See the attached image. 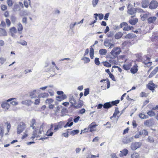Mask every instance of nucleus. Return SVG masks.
<instances>
[{"mask_svg": "<svg viewBox=\"0 0 158 158\" xmlns=\"http://www.w3.org/2000/svg\"><path fill=\"white\" fill-rule=\"evenodd\" d=\"M44 124L43 123L39 128L38 127H35L34 128L32 132V136L31 138L34 139L35 138H38L40 136V134H41L43 131Z\"/></svg>", "mask_w": 158, "mask_h": 158, "instance_id": "1", "label": "nucleus"}, {"mask_svg": "<svg viewBox=\"0 0 158 158\" xmlns=\"http://www.w3.org/2000/svg\"><path fill=\"white\" fill-rule=\"evenodd\" d=\"M121 52V49L119 47H116L114 48L110 52V54L112 55L114 57L117 56Z\"/></svg>", "mask_w": 158, "mask_h": 158, "instance_id": "2", "label": "nucleus"}, {"mask_svg": "<svg viewBox=\"0 0 158 158\" xmlns=\"http://www.w3.org/2000/svg\"><path fill=\"white\" fill-rule=\"evenodd\" d=\"M14 98H10L6 101L2 102L1 105L3 108H6L7 109H8L10 107V105L8 102H11L12 101L15 99Z\"/></svg>", "mask_w": 158, "mask_h": 158, "instance_id": "3", "label": "nucleus"}, {"mask_svg": "<svg viewBox=\"0 0 158 158\" xmlns=\"http://www.w3.org/2000/svg\"><path fill=\"white\" fill-rule=\"evenodd\" d=\"M26 127L25 124L23 123H21L18 125L17 128V132L19 134L23 131Z\"/></svg>", "mask_w": 158, "mask_h": 158, "instance_id": "4", "label": "nucleus"}, {"mask_svg": "<svg viewBox=\"0 0 158 158\" xmlns=\"http://www.w3.org/2000/svg\"><path fill=\"white\" fill-rule=\"evenodd\" d=\"M141 145V143L140 142L132 143L131 145V148L132 150H135L139 148Z\"/></svg>", "mask_w": 158, "mask_h": 158, "instance_id": "5", "label": "nucleus"}, {"mask_svg": "<svg viewBox=\"0 0 158 158\" xmlns=\"http://www.w3.org/2000/svg\"><path fill=\"white\" fill-rule=\"evenodd\" d=\"M158 6V2L154 0L152 1L150 4L149 8L151 9H155Z\"/></svg>", "mask_w": 158, "mask_h": 158, "instance_id": "6", "label": "nucleus"}, {"mask_svg": "<svg viewBox=\"0 0 158 158\" xmlns=\"http://www.w3.org/2000/svg\"><path fill=\"white\" fill-rule=\"evenodd\" d=\"M134 16H131L128 21L129 23L132 25H135L138 21V19L134 18Z\"/></svg>", "mask_w": 158, "mask_h": 158, "instance_id": "7", "label": "nucleus"}, {"mask_svg": "<svg viewBox=\"0 0 158 158\" xmlns=\"http://www.w3.org/2000/svg\"><path fill=\"white\" fill-rule=\"evenodd\" d=\"M154 122L152 118L145 121L144 122V125L145 126H151L154 124Z\"/></svg>", "mask_w": 158, "mask_h": 158, "instance_id": "8", "label": "nucleus"}, {"mask_svg": "<svg viewBox=\"0 0 158 158\" xmlns=\"http://www.w3.org/2000/svg\"><path fill=\"white\" fill-rule=\"evenodd\" d=\"M133 137H124L122 139V141L124 143H128L133 141Z\"/></svg>", "mask_w": 158, "mask_h": 158, "instance_id": "9", "label": "nucleus"}, {"mask_svg": "<svg viewBox=\"0 0 158 158\" xmlns=\"http://www.w3.org/2000/svg\"><path fill=\"white\" fill-rule=\"evenodd\" d=\"M97 126V125L95 124V122L92 123L88 126V129H89V131L92 132L95 131L96 130V127Z\"/></svg>", "mask_w": 158, "mask_h": 158, "instance_id": "10", "label": "nucleus"}, {"mask_svg": "<svg viewBox=\"0 0 158 158\" xmlns=\"http://www.w3.org/2000/svg\"><path fill=\"white\" fill-rule=\"evenodd\" d=\"M69 102L72 104L71 106H75V105L77 104V101L74 99L72 96H70L69 98Z\"/></svg>", "mask_w": 158, "mask_h": 158, "instance_id": "11", "label": "nucleus"}, {"mask_svg": "<svg viewBox=\"0 0 158 158\" xmlns=\"http://www.w3.org/2000/svg\"><path fill=\"white\" fill-rule=\"evenodd\" d=\"M149 2L148 0H143L141 3L142 7L146 8L149 5Z\"/></svg>", "mask_w": 158, "mask_h": 158, "instance_id": "12", "label": "nucleus"}, {"mask_svg": "<svg viewBox=\"0 0 158 158\" xmlns=\"http://www.w3.org/2000/svg\"><path fill=\"white\" fill-rule=\"evenodd\" d=\"M149 15V13L148 12H146L145 14H142L140 15L141 17V19L142 21H144L145 19L148 18Z\"/></svg>", "mask_w": 158, "mask_h": 158, "instance_id": "13", "label": "nucleus"}, {"mask_svg": "<svg viewBox=\"0 0 158 158\" xmlns=\"http://www.w3.org/2000/svg\"><path fill=\"white\" fill-rule=\"evenodd\" d=\"M10 31L11 33V35L12 37H13L14 35V34L17 32V31L16 28L15 27H13L10 28Z\"/></svg>", "mask_w": 158, "mask_h": 158, "instance_id": "14", "label": "nucleus"}, {"mask_svg": "<svg viewBox=\"0 0 158 158\" xmlns=\"http://www.w3.org/2000/svg\"><path fill=\"white\" fill-rule=\"evenodd\" d=\"M157 18L156 16L151 17L148 19V22L149 23H153L156 20Z\"/></svg>", "mask_w": 158, "mask_h": 158, "instance_id": "15", "label": "nucleus"}, {"mask_svg": "<svg viewBox=\"0 0 158 158\" xmlns=\"http://www.w3.org/2000/svg\"><path fill=\"white\" fill-rule=\"evenodd\" d=\"M127 13L130 15H133L136 13L135 8H131L128 9Z\"/></svg>", "mask_w": 158, "mask_h": 158, "instance_id": "16", "label": "nucleus"}, {"mask_svg": "<svg viewBox=\"0 0 158 158\" xmlns=\"http://www.w3.org/2000/svg\"><path fill=\"white\" fill-rule=\"evenodd\" d=\"M121 153L119 154L120 156H126L128 153V150L127 149H124L120 151Z\"/></svg>", "mask_w": 158, "mask_h": 158, "instance_id": "17", "label": "nucleus"}, {"mask_svg": "<svg viewBox=\"0 0 158 158\" xmlns=\"http://www.w3.org/2000/svg\"><path fill=\"white\" fill-rule=\"evenodd\" d=\"M18 31L20 33H21V31L23 29V27L22 24L20 23H18L17 24Z\"/></svg>", "mask_w": 158, "mask_h": 158, "instance_id": "18", "label": "nucleus"}, {"mask_svg": "<svg viewBox=\"0 0 158 158\" xmlns=\"http://www.w3.org/2000/svg\"><path fill=\"white\" fill-rule=\"evenodd\" d=\"M32 103V102L31 100H29L23 101L22 102V104L27 106L31 105Z\"/></svg>", "mask_w": 158, "mask_h": 158, "instance_id": "19", "label": "nucleus"}, {"mask_svg": "<svg viewBox=\"0 0 158 158\" xmlns=\"http://www.w3.org/2000/svg\"><path fill=\"white\" fill-rule=\"evenodd\" d=\"M7 35L6 30L3 28H0V36H5Z\"/></svg>", "mask_w": 158, "mask_h": 158, "instance_id": "20", "label": "nucleus"}, {"mask_svg": "<svg viewBox=\"0 0 158 158\" xmlns=\"http://www.w3.org/2000/svg\"><path fill=\"white\" fill-rule=\"evenodd\" d=\"M111 42L112 41L111 40H107L105 41L104 44L105 46L109 47L110 45L112 44Z\"/></svg>", "mask_w": 158, "mask_h": 158, "instance_id": "21", "label": "nucleus"}, {"mask_svg": "<svg viewBox=\"0 0 158 158\" xmlns=\"http://www.w3.org/2000/svg\"><path fill=\"white\" fill-rule=\"evenodd\" d=\"M112 106V105L110 102L106 103L103 105V108L105 109H108Z\"/></svg>", "mask_w": 158, "mask_h": 158, "instance_id": "22", "label": "nucleus"}, {"mask_svg": "<svg viewBox=\"0 0 158 158\" xmlns=\"http://www.w3.org/2000/svg\"><path fill=\"white\" fill-rule=\"evenodd\" d=\"M69 122L67 123L66 125L64 126V127L65 128L66 127H70L72 126L73 124V122H71L70 123V121H71L72 120V118H69L68 119Z\"/></svg>", "mask_w": 158, "mask_h": 158, "instance_id": "23", "label": "nucleus"}, {"mask_svg": "<svg viewBox=\"0 0 158 158\" xmlns=\"http://www.w3.org/2000/svg\"><path fill=\"white\" fill-rule=\"evenodd\" d=\"M30 127L32 128L33 129H34L35 127V125H36L35 120L34 119H32L30 122Z\"/></svg>", "mask_w": 158, "mask_h": 158, "instance_id": "24", "label": "nucleus"}, {"mask_svg": "<svg viewBox=\"0 0 158 158\" xmlns=\"http://www.w3.org/2000/svg\"><path fill=\"white\" fill-rule=\"evenodd\" d=\"M83 105V102L82 101H80L78 102V104L76 106H74V107L76 109L81 108L82 107Z\"/></svg>", "mask_w": 158, "mask_h": 158, "instance_id": "25", "label": "nucleus"}, {"mask_svg": "<svg viewBox=\"0 0 158 158\" xmlns=\"http://www.w3.org/2000/svg\"><path fill=\"white\" fill-rule=\"evenodd\" d=\"M4 133V127L2 125H0V135L1 136V137L2 138L3 136Z\"/></svg>", "mask_w": 158, "mask_h": 158, "instance_id": "26", "label": "nucleus"}, {"mask_svg": "<svg viewBox=\"0 0 158 158\" xmlns=\"http://www.w3.org/2000/svg\"><path fill=\"white\" fill-rule=\"evenodd\" d=\"M139 132L141 136L143 137L148 135V132L145 130H143Z\"/></svg>", "mask_w": 158, "mask_h": 158, "instance_id": "27", "label": "nucleus"}, {"mask_svg": "<svg viewBox=\"0 0 158 158\" xmlns=\"http://www.w3.org/2000/svg\"><path fill=\"white\" fill-rule=\"evenodd\" d=\"M30 96L31 98H34L36 97L37 95L36 94V90H34L33 91L30 92Z\"/></svg>", "mask_w": 158, "mask_h": 158, "instance_id": "28", "label": "nucleus"}, {"mask_svg": "<svg viewBox=\"0 0 158 158\" xmlns=\"http://www.w3.org/2000/svg\"><path fill=\"white\" fill-rule=\"evenodd\" d=\"M99 54L102 55H105L107 53V50L105 49H100L99 51Z\"/></svg>", "mask_w": 158, "mask_h": 158, "instance_id": "29", "label": "nucleus"}, {"mask_svg": "<svg viewBox=\"0 0 158 158\" xmlns=\"http://www.w3.org/2000/svg\"><path fill=\"white\" fill-rule=\"evenodd\" d=\"M139 117L143 119H146L148 118V115H146L142 113H140L139 114Z\"/></svg>", "mask_w": 158, "mask_h": 158, "instance_id": "30", "label": "nucleus"}, {"mask_svg": "<svg viewBox=\"0 0 158 158\" xmlns=\"http://www.w3.org/2000/svg\"><path fill=\"white\" fill-rule=\"evenodd\" d=\"M138 71L136 66H134L131 69V73L133 74L136 73Z\"/></svg>", "mask_w": 158, "mask_h": 158, "instance_id": "31", "label": "nucleus"}, {"mask_svg": "<svg viewBox=\"0 0 158 158\" xmlns=\"http://www.w3.org/2000/svg\"><path fill=\"white\" fill-rule=\"evenodd\" d=\"M123 35V34L121 32H118L115 35V38L116 39H119Z\"/></svg>", "mask_w": 158, "mask_h": 158, "instance_id": "32", "label": "nucleus"}, {"mask_svg": "<svg viewBox=\"0 0 158 158\" xmlns=\"http://www.w3.org/2000/svg\"><path fill=\"white\" fill-rule=\"evenodd\" d=\"M134 35L133 34H131V33L128 34H127V35H126L125 36V38L126 39H129L133 38H134Z\"/></svg>", "mask_w": 158, "mask_h": 158, "instance_id": "33", "label": "nucleus"}, {"mask_svg": "<svg viewBox=\"0 0 158 158\" xmlns=\"http://www.w3.org/2000/svg\"><path fill=\"white\" fill-rule=\"evenodd\" d=\"M48 96V93H41L40 94L38 97L39 98H44L46 97H47Z\"/></svg>", "mask_w": 158, "mask_h": 158, "instance_id": "34", "label": "nucleus"}, {"mask_svg": "<svg viewBox=\"0 0 158 158\" xmlns=\"http://www.w3.org/2000/svg\"><path fill=\"white\" fill-rule=\"evenodd\" d=\"M62 127V124L60 123H59L57 126H55L54 131L55 132H56L58 130L59 128H61Z\"/></svg>", "mask_w": 158, "mask_h": 158, "instance_id": "35", "label": "nucleus"}, {"mask_svg": "<svg viewBox=\"0 0 158 158\" xmlns=\"http://www.w3.org/2000/svg\"><path fill=\"white\" fill-rule=\"evenodd\" d=\"M81 60L84 61V63H88L89 62L90 60L89 58L86 57H84L83 58H81Z\"/></svg>", "mask_w": 158, "mask_h": 158, "instance_id": "36", "label": "nucleus"}, {"mask_svg": "<svg viewBox=\"0 0 158 158\" xmlns=\"http://www.w3.org/2000/svg\"><path fill=\"white\" fill-rule=\"evenodd\" d=\"M133 28L132 26H128L127 25L124 27L123 28V30L125 31H128L131 30Z\"/></svg>", "mask_w": 158, "mask_h": 158, "instance_id": "37", "label": "nucleus"}, {"mask_svg": "<svg viewBox=\"0 0 158 158\" xmlns=\"http://www.w3.org/2000/svg\"><path fill=\"white\" fill-rule=\"evenodd\" d=\"M131 66L129 64H124L123 65V69L126 70H129Z\"/></svg>", "mask_w": 158, "mask_h": 158, "instance_id": "38", "label": "nucleus"}, {"mask_svg": "<svg viewBox=\"0 0 158 158\" xmlns=\"http://www.w3.org/2000/svg\"><path fill=\"white\" fill-rule=\"evenodd\" d=\"M147 114L150 117H152L155 115V114L154 112L152 110H150L148 111L147 113Z\"/></svg>", "mask_w": 158, "mask_h": 158, "instance_id": "39", "label": "nucleus"}, {"mask_svg": "<svg viewBox=\"0 0 158 158\" xmlns=\"http://www.w3.org/2000/svg\"><path fill=\"white\" fill-rule=\"evenodd\" d=\"M53 101L54 100L52 99L48 98L46 100L45 102L46 104L49 105L53 102Z\"/></svg>", "mask_w": 158, "mask_h": 158, "instance_id": "40", "label": "nucleus"}, {"mask_svg": "<svg viewBox=\"0 0 158 158\" xmlns=\"http://www.w3.org/2000/svg\"><path fill=\"white\" fill-rule=\"evenodd\" d=\"M94 15L96 16H98L99 19L100 20H102V19L104 17V15L102 14H98L96 13L94 14Z\"/></svg>", "mask_w": 158, "mask_h": 158, "instance_id": "41", "label": "nucleus"}, {"mask_svg": "<svg viewBox=\"0 0 158 158\" xmlns=\"http://www.w3.org/2000/svg\"><path fill=\"white\" fill-rule=\"evenodd\" d=\"M53 134V132L51 131V129H49L47 131L46 135L47 136H52Z\"/></svg>", "mask_w": 158, "mask_h": 158, "instance_id": "42", "label": "nucleus"}, {"mask_svg": "<svg viewBox=\"0 0 158 158\" xmlns=\"http://www.w3.org/2000/svg\"><path fill=\"white\" fill-rule=\"evenodd\" d=\"M132 158H139V156L137 153H133L131 156Z\"/></svg>", "mask_w": 158, "mask_h": 158, "instance_id": "43", "label": "nucleus"}, {"mask_svg": "<svg viewBox=\"0 0 158 158\" xmlns=\"http://www.w3.org/2000/svg\"><path fill=\"white\" fill-rule=\"evenodd\" d=\"M10 20L13 23H15L16 20V18L13 15H12L10 17Z\"/></svg>", "mask_w": 158, "mask_h": 158, "instance_id": "44", "label": "nucleus"}, {"mask_svg": "<svg viewBox=\"0 0 158 158\" xmlns=\"http://www.w3.org/2000/svg\"><path fill=\"white\" fill-rule=\"evenodd\" d=\"M102 63L104 66L107 67L108 68L111 67V64L110 63H109L107 61L103 62Z\"/></svg>", "mask_w": 158, "mask_h": 158, "instance_id": "45", "label": "nucleus"}, {"mask_svg": "<svg viewBox=\"0 0 158 158\" xmlns=\"http://www.w3.org/2000/svg\"><path fill=\"white\" fill-rule=\"evenodd\" d=\"M119 111H118V109L116 108L115 109V112L114 113L112 116L110 117V118H112L113 117H115L119 113Z\"/></svg>", "mask_w": 158, "mask_h": 158, "instance_id": "46", "label": "nucleus"}, {"mask_svg": "<svg viewBox=\"0 0 158 158\" xmlns=\"http://www.w3.org/2000/svg\"><path fill=\"white\" fill-rule=\"evenodd\" d=\"M79 132V131L78 130H75L71 131L70 133L72 135H75L78 133Z\"/></svg>", "mask_w": 158, "mask_h": 158, "instance_id": "47", "label": "nucleus"}, {"mask_svg": "<svg viewBox=\"0 0 158 158\" xmlns=\"http://www.w3.org/2000/svg\"><path fill=\"white\" fill-rule=\"evenodd\" d=\"M99 0H93L92 4L94 7H95L98 3Z\"/></svg>", "mask_w": 158, "mask_h": 158, "instance_id": "48", "label": "nucleus"}, {"mask_svg": "<svg viewBox=\"0 0 158 158\" xmlns=\"http://www.w3.org/2000/svg\"><path fill=\"white\" fill-rule=\"evenodd\" d=\"M62 106L60 107V106H57L55 107L54 111L55 112L56 114L60 110V107H61Z\"/></svg>", "mask_w": 158, "mask_h": 158, "instance_id": "49", "label": "nucleus"}, {"mask_svg": "<svg viewBox=\"0 0 158 158\" xmlns=\"http://www.w3.org/2000/svg\"><path fill=\"white\" fill-rule=\"evenodd\" d=\"M77 24V23L76 22H75L74 23H71L69 26L70 29L73 30L74 28V27Z\"/></svg>", "mask_w": 158, "mask_h": 158, "instance_id": "50", "label": "nucleus"}, {"mask_svg": "<svg viewBox=\"0 0 158 158\" xmlns=\"http://www.w3.org/2000/svg\"><path fill=\"white\" fill-rule=\"evenodd\" d=\"M158 71V67H156L151 72L153 75H155Z\"/></svg>", "mask_w": 158, "mask_h": 158, "instance_id": "51", "label": "nucleus"}, {"mask_svg": "<svg viewBox=\"0 0 158 158\" xmlns=\"http://www.w3.org/2000/svg\"><path fill=\"white\" fill-rule=\"evenodd\" d=\"M158 71V67H156L151 72L153 75H155Z\"/></svg>", "mask_w": 158, "mask_h": 158, "instance_id": "52", "label": "nucleus"}, {"mask_svg": "<svg viewBox=\"0 0 158 158\" xmlns=\"http://www.w3.org/2000/svg\"><path fill=\"white\" fill-rule=\"evenodd\" d=\"M95 63L97 65H99L100 64V63L99 60V58H96L94 60Z\"/></svg>", "mask_w": 158, "mask_h": 158, "instance_id": "53", "label": "nucleus"}, {"mask_svg": "<svg viewBox=\"0 0 158 158\" xmlns=\"http://www.w3.org/2000/svg\"><path fill=\"white\" fill-rule=\"evenodd\" d=\"M18 43L23 46H27V42L24 40H23L22 42H18Z\"/></svg>", "mask_w": 158, "mask_h": 158, "instance_id": "54", "label": "nucleus"}, {"mask_svg": "<svg viewBox=\"0 0 158 158\" xmlns=\"http://www.w3.org/2000/svg\"><path fill=\"white\" fill-rule=\"evenodd\" d=\"M89 89L88 88L86 89H85V92L84 93V95L85 96H86L89 94Z\"/></svg>", "mask_w": 158, "mask_h": 158, "instance_id": "55", "label": "nucleus"}, {"mask_svg": "<svg viewBox=\"0 0 158 158\" xmlns=\"http://www.w3.org/2000/svg\"><path fill=\"white\" fill-rule=\"evenodd\" d=\"M119 102V100H115V101H112L111 104L112 105H116V104H118Z\"/></svg>", "mask_w": 158, "mask_h": 158, "instance_id": "56", "label": "nucleus"}, {"mask_svg": "<svg viewBox=\"0 0 158 158\" xmlns=\"http://www.w3.org/2000/svg\"><path fill=\"white\" fill-rule=\"evenodd\" d=\"M8 5L10 6H11L13 4V3L12 0H7V2Z\"/></svg>", "mask_w": 158, "mask_h": 158, "instance_id": "57", "label": "nucleus"}, {"mask_svg": "<svg viewBox=\"0 0 158 158\" xmlns=\"http://www.w3.org/2000/svg\"><path fill=\"white\" fill-rule=\"evenodd\" d=\"M143 63L145 65H148V66H150L152 63V62L150 61L147 62V60H145L143 62Z\"/></svg>", "mask_w": 158, "mask_h": 158, "instance_id": "58", "label": "nucleus"}, {"mask_svg": "<svg viewBox=\"0 0 158 158\" xmlns=\"http://www.w3.org/2000/svg\"><path fill=\"white\" fill-rule=\"evenodd\" d=\"M135 8L136 12H138L139 13L143 12V10L139 8Z\"/></svg>", "mask_w": 158, "mask_h": 158, "instance_id": "59", "label": "nucleus"}, {"mask_svg": "<svg viewBox=\"0 0 158 158\" xmlns=\"http://www.w3.org/2000/svg\"><path fill=\"white\" fill-rule=\"evenodd\" d=\"M6 124H7V131L8 132H9L11 127L10 124L9 123H8V122L6 123Z\"/></svg>", "mask_w": 158, "mask_h": 158, "instance_id": "60", "label": "nucleus"}, {"mask_svg": "<svg viewBox=\"0 0 158 158\" xmlns=\"http://www.w3.org/2000/svg\"><path fill=\"white\" fill-rule=\"evenodd\" d=\"M27 136V130H26L24 133V135H23L22 137V139H24L25 137Z\"/></svg>", "mask_w": 158, "mask_h": 158, "instance_id": "61", "label": "nucleus"}, {"mask_svg": "<svg viewBox=\"0 0 158 158\" xmlns=\"http://www.w3.org/2000/svg\"><path fill=\"white\" fill-rule=\"evenodd\" d=\"M128 24L126 22H123L121 23L120 24V27L121 28H122L123 26H126Z\"/></svg>", "mask_w": 158, "mask_h": 158, "instance_id": "62", "label": "nucleus"}, {"mask_svg": "<svg viewBox=\"0 0 158 158\" xmlns=\"http://www.w3.org/2000/svg\"><path fill=\"white\" fill-rule=\"evenodd\" d=\"M22 22L25 24L27 23V18L26 17H23L22 19Z\"/></svg>", "mask_w": 158, "mask_h": 158, "instance_id": "63", "label": "nucleus"}, {"mask_svg": "<svg viewBox=\"0 0 158 158\" xmlns=\"http://www.w3.org/2000/svg\"><path fill=\"white\" fill-rule=\"evenodd\" d=\"M109 76L112 79V80H113L114 81H116L114 76L111 73L109 74Z\"/></svg>", "mask_w": 158, "mask_h": 158, "instance_id": "64", "label": "nucleus"}]
</instances>
